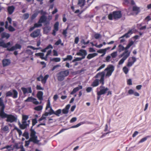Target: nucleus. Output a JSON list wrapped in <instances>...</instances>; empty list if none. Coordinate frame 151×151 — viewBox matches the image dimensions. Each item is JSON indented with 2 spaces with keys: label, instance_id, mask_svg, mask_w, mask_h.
<instances>
[{
  "label": "nucleus",
  "instance_id": "1",
  "mask_svg": "<svg viewBox=\"0 0 151 151\" xmlns=\"http://www.w3.org/2000/svg\"><path fill=\"white\" fill-rule=\"evenodd\" d=\"M5 106L2 98H0V116L2 119L6 118V121L7 122L12 123L16 121L17 118L12 114H8L4 112Z\"/></svg>",
  "mask_w": 151,
  "mask_h": 151
},
{
  "label": "nucleus",
  "instance_id": "2",
  "mask_svg": "<svg viewBox=\"0 0 151 151\" xmlns=\"http://www.w3.org/2000/svg\"><path fill=\"white\" fill-rule=\"evenodd\" d=\"M105 76V72L104 71L98 73L94 77L96 78L100 77V79L99 80L96 79L94 80L91 84V86L93 87H95L98 86L99 84V82L101 84V85H104V77Z\"/></svg>",
  "mask_w": 151,
  "mask_h": 151
},
{
  "label": "nucleus",
  "instance_id": "3",
  "mask_svg": "<svg viewBox=\"0 0 151 151\" xmlns=\"http://www.w3.org/2000/svg\"><path fill=\"white\" fill-rule=\"evenodd\" d=\"M32 126L30 129V138L29 140L26 141L25 142L24 146L27 147L29 145L30 142H32L34 144H38L40 140H38L37 137L36 135V132L34 129H32Z\"/></svg>",
  "mask_w": 151,
  "mask_h": 151
},
{
  "label": "nucleus",
  "instance_id": "4",
  "mask_svg": "<svg viewBox=\"0 0 151 151\" xmlns=\"http://www.w3.org/2000/svg\"><path fill=\"white\" fill-rule=\"evenodd\" d=\"M69 74L68 70H62L57 73L56 77L58 81H61L64 80L65 77L68 76Z\"/></svg>",
  "mask_w": 151,
  "mask_h": 151
},
{
  "label": "nucleus",
  "instance_id": "5",
  "mask_svg": "<svg viewBox=\"0 0 151 151\" xmlns=\"http://www.w3.org/2000/svg\"><path fill=\"white\" fill-rule=\"evenodd\" d=\"M29 118V116L27 115H23L22 116V124L19 125L20 127L22 129H24L28 126L30 123L29 120L27 121Z\"/></svg>",
  "mask_w": 151,
  "mask_h": 151
},
{
  "label": "nucleus",
  "instance_id": "6",
  "mask_svg": "<svg viewBox=\"0 0 151 151\" xmlns=\"http://www.w3.org/2000/svg\"><path fill=\"white\" fill-rule=\"evenodd\" d=\"M122 17L121 11H114L112 13H110L108 16V18L109 20H112L113 18L116 19L120 18Z\"/></svg>",
  "mask_w": 151,
  "mask_h": 151
},
{
  "label": "nucleus",
  "instance_id": "7",
  "mask_svg": "<svg viewBox=\"0 0 151 151\" xmlns=\"http://www.w3.org/2000/svg\"><path fill=\"white\" fill-rule=\"evenodd\" d=\"M114 70V67L113 65L110 64L108 65L107 67L104 70L105 71H106V77H109L111 76Z\"/></svg>",
  "mask_w": 151,
  "mask_h": 151
},
{
  "label": "nucleus",
  "instance_id": "8",
  "mask_svg": "<svg viewBox=\"0 0 151 151\" xmlns=\"http://www.w3.org/2000/svg\"><path fill=\"white\" fill-rule=\"evenodd\" d=\"M6 97L12 96L13 98H16L17 97L18 92L15 90H10L6 92Z\"/></svg>",
  "mask_w": 151,
  "mask_h": 151
},
{
  "label": "nucleus",
  "instance_id": "9",
  "mask_svg": "<svg viewBox=\"0 0 151 151\" xmlns=\"http://www.w3.org/2000/svg\"><path fill=\"white\" fill-rule=\"evenodd\" d=\"M103 85H101L99 87L100 90L97 92L99 95H101L105 94L106 91L109 90V88H108L105 87L103 86Z\"/></svg>",
  "mask_w": 151,
  "mask_h": 151
},
{
  "label": "nucleus",
  "instance_id": "10",
  "mask_svg": "<svg viewBox=\"0 0 151 151\" xmlns=\"http://www.w3.org/2000/svg\"><path fill=\"white\" fill-rule=\"evenodd\" d=\"M49 75H45L43 77L42 75H40L37 78V81H41L42 84H45L47 80L49 77Z\"/></svg>",
  "mask_w": 151,
  "mask_h": 151
},
{
  "label": "nucleus",
  "instance_id": "11",
  "mask_svg": "<svg viewBox=\"0 0 151 151\" xmlns=\"http://www.w3.org/2000/svg\"><path fill=\"white\" fill-rule=\"evenodd\" d=\"M87 54V52L86 50L83 49H81L79 50V52L76 53V55L79 56H81V57L83 59L85 58Z\"/></svg>",
  "mask_w": 151,
  "mask_h": 151
},
{
  "label": "nucleus",
  "instance_id": "12",
  "mask_svg": "<svg viewBox=\"0 0 151 151\" xmlns=\"http://www.w3.org/2000/svg\"><path fill=\"white\" fill-rule=\"evenodd\" d=\"M40 30L37 29L30 34V36L33 38L38 37L40 35Z\"/></svg>",
  "mask_w": 151,
  "mask_h": 151
},
{
  "label": "nucleus",
  "instance_id": "13",
  "mask_svg": "<svg viewBox=\"0 0 151 151\" xmlns=\"http://www.w3.org/2000/svg\"><path fill=\"white\" fill-rule=\"evenodd\" d=\"M59 22H57L55 23L54 25V29L52 33V34L54 36L56 35V32L58 31L59 29Z\"/></svg>",
  "mask_w": 151,
  "mask_h": 151
},
{
  "label": "nucleus",
  "instance_id": "14",
  "mask_svg": "<svg viewBox=\"0 0 151 151\" xmlns=\"http://www.w3.org/2000/svg\"><path fill=\"white\" fill-rule=\"evenodd\" d=\"M23 93L24 95L27 93H31L32 92V90L31 87H28L27 88L25 87H22L21 88Z\"/></svg>",
  "mask_w": 151,
  "mask_h": 151
},
{
  "label": "nucleus",
  "instance_id": "15",
  "mask_svg": "<svg viewBox=\"0 0 151 151\" xmlns=\"http://www.w3.org/2000/svg\"><path fill=\"white\" fill-rule=\"evenodd\" d=\"M136 60V58L134 57H132L131 58H129L127 66L128 67H131Z\"/></svg>",
  "mask_w": 151,
  "mask_h": 151
},
{
  "label": "nucleus",
  "instance_id": "16",
  "mask_svg": "<svg viewBox=\"0 0 151 151\" xmlns=\"http://www.w3.org/2000/svg\"><path fill=\"white\" fill-rule=\"evenodd\" d=\"M11 45V43L10 42L5 43L1 39H0V47L3 48H7L9 46Z\"/></svg>",
  "mask_w": 151,
  "mask_h": 151
},
{
  "label": "nucleus",
  "instance_id": "17",
  "mask_svg": "<svg viewBox=\"0 0 151 151\" xmlns=\"http://www.w3.org/2000/svg\"><path fill=\"white\" fill-rule=\"evenodd\" d=\"M22 47L19 44H16L15 45V46H12L10 48H7V50L9 51H13L14 50L17 49H20Z\"/></svg>",
  "mask_w": 151,
  "mask_h": 151
},
{
  "label": "nucleus",
  "instance_id": "18",
  "mask_svg": "<svg viewBox=\"0 0 151 151\" xmlns=\"http://www.w3.org/2000/svg\"><path fill=\"white\" fill-rule=\"evenodd\" d=\"M123 4L125 5L129 6L130 4L132 5L135 4V2L133 0H123Z\"/></svg>",
  "mask_w": 151,
  "mask_h": 151
},
{
  "label": "nucleus",
  "instance_id": "19",
  "mask_svg": "<svg viewBox=\"0 0 151 151\" xmlns=\"http://www.w3.org/2000/svg\"><path fill=\"white\" fill-rule=\"evenodd\" d=\"M10 35L5 32H3L1 34V39H3L5 38L8 39L10 37Z\"/></svg>",
  "mask_w": 151,
  "mask_h": 151
},
{
  "label": "nucleus",
  "instance_id": "20",
  "mask_svg": "<svg viewBox=\"0 0 151 151\" xmlns=\"http://www.w3.org/2000/svg\"><path fill=\"white\" fill-rule=\"evenodd\" d=\"M127 45L125 47H124V51L121 55H119V57L121 58L124 55H127L128 54H129V55H130V52L128 51V49L129 48Z\"/></svg>",
  "mask_w": 151,
  "mask_h": 151
},
{
  "label": "nucleus",
  "instance_id": "21",
  "mask_svg": "<svg viewBox=\"0 0 151 151\" xmlns=\"http://www.w3.org/2000/svg\"><path fill=\"white\" fill-rule=\"evenodd\" d=\"M129 56V54H128L127 55H124L123 56L122 58L119 61L118 64L119 65L122 64L124 61Z\"/></svg>",
  "mask_w": 151,
  "mask_h": 151
},
{
  "label": "nucleus",
  "instance_id": "22",
  "mask_svg": "<svg viewBox=\"0 0 151 151\" xmlns=\"http://www.w3.org/2000/svg\"><path fill=\"white\" fill-rule=\"evenodd\" d=\"M43 93L42 91H39L38 92L37 94V97L39 100L40 101H42L43 100Z\"/></svg>",
  "mask_w": 151,
  "mask_h": 151
},
{
  "label": "nucleus",
  "instance_id": "23",
  "mask_svg": "<svg viewBox=\"0 0 151 151\" xmlns=\"http://www.w3.org/2000/svg\"><path fill=\"white\" fill-rule=\"evenodd\" d=\"M82 86H81L79 85L78 86L74 88L73 91L70 93V94L73 95L77 92L80 89H82Z\"/></svg>",
  "mask_w": 151,
  "mask_h": 151
},
{
  "label": "nucleus",
  "instance_id": "24",
  "mask_svg": "<svg viewBox=\"0 0 151 151\" xmlns=\"http://www.w3.org/2000/svg\"><path fill=\"white\" fill-rule=\"evenodd\" d=\"M47 17L45 15H42L41 16L39 20L38 23H42L45 22L47 20Z\"/></svg>",
  "mask_w": 151,
  "mask_h": 151
},
{
  "label": "nucleus",
  "instance_id": "25",
  "mask_svg": "<svg viewBox=\"0 0 151 151\" xmlns=\"http://www.w3.org/2000/svg\"><path fill=\"white\" fill-rule=\"evenodd\" d=\"M10 63V60L8 59H4L2 60V64L4 67L7 66Z\"/></svg>",
  "mask_w": 151,
  "mask_h": 151
},
{
  "label": "nucleus",
  "instance_id": "26",
  "mask_svg": "<svg viewBox=\"0 0 151 151\" xmlns=\"http://www.w3.org/2000/svg\"><path fill=\"white\" fill-rule=\"evenodd\" d=\"M15 8L13 6H9L7 10L9 14H11L14 12Z\"/></svg>",
  "mask_w": 151,
  "mask_h": 151
},
{
  "label": "nucleus",
  "instance_id": "27",
  "mask_svg": "<svg viewBox=\"0 0 151 151\" xmlns=\"http://www.w3.org/2000/svg\"><path fill=\"white\" fill-rule=\"evenodd\" d=\"M132 11L135 12V14H137L140 12V8L136 6H134L132 8Z\"/></svg>",
  "mask_w": 151,
  "mask_h": 151
},
{
  "label": "nucleus",
  "instance_id": "28",
  "mask_svg": "<svg viewBox=\"0 0 151 151\" xmlns=\"http://www.w3.org/2000/svg\"><path fill=\"white\" fill-rule=\"evenodd\" d=\"M110 49V47H108L104 49H100L97 50V52L99 53H106V52L107 50Z\"/></svg>",
  "mask_w": 151,
  "mask_h": 151
},
{
  "label": "nucleus",
  "instance_id": "29",
  "mask_svg": "<svg viewBox=\"0 0 151 151\" xmlns=\"http://www.w3.org/2000/svg\"><path fill=\"white\" fill-rule=\"evenodd\" d=\"M1 130L4 132H9V127L7 125H6L3 127H2Z\"/></svg>",
  "mask_w": 151,
  "mask_h": 151
},
{
  "label": "nucleus",
  "instance_id": "30",
  "mask_svg": "<svg viewBox=\"0 0 151 151\" xmlns=\"http://www.w3.org/2000/svg\"><path fill=\"white\" fill-rule=\"evenodd\" d=\"M98 55V54L96 53H93L89 54H88L87 57V58L88 59H90Z\"/></svg>",
  "mask_w": 151,
  "mask_h": 151
},
{
  "label": "nucleus",
  "instance_id": "31",
  "mask_svg": "<svg viewBox=\"0 0 151 151\" xmlns=\"http://www.w3.org/2000/svg\"><path fill=\"white\" fill-rule=\"evenodd\" d=\"M73 59V57L70 55H67L66 58H63V61H65L67 60H71Z\"/></svg>",
  "mask_w": 151,
  "mask_h": 151
},
{
  "label": "nucleus",
  "instance_id": "32",
  "mask_svg": "<svg viewBox=\"0 0 151 151\" xmlns=\"http://www.w3.org/2000/svg\"><path fill=\"white\" fill-rule=\"evenodd\" d=\"M53 47L51 44L49 45L46 48L41 50V51L44 52H46V50L49 49L51 48L52 49Z\"/></svg>",
  "mask_w": 151,
  "mask_h": 151
},
{
  "label": "nucleus",
  "instance_id": "33",
  "mask_svg": "<svg viewBox=\"0 0 151 151\" xmlns=\"http://www.w3.org/2000/svg\"><path fill=\"white\" fill-rule=\"evenodd\" d=\"M35 55L36 56H39L40 58L42 60L45 59L44 57V54L43 53L39 52L36 53L35 54Z\"/></svg>",
  "mask_w": 151,
  "mask_h": 151
},
{
  "label": "nucleus",
  "instance_id": "34",
  "mask_svg": "<svg viewBox=\"0 0 151 151\" xmlns=\"http://www.w3.org/2000/svg\"><path fill=\"white\" fill-rule=\"evenodd\" d=\"M50 60L51 61L55 62H59L60 61V58H51Z\"/></svg>",
  "mask_w": 151,
  "mask_h": 151
},
{
  "label": "nucleus",
  "instance_id": "35",
  "mask_svg": "<svg viewBox=\"0 0 151 151\" xmlns=\"http://www.w3.org/2000/svg\"><path fill=\"white\" fill-rule=\"evenodd\" d=\"M151 137L150 136H147L145 137H144L142 138L139 142V143H141L143 142H144L146 141L148 138L150 137Z\"/></svg>",
  "mask_w": 151,
  "mask_h": 151
},
{
  "label": "nucleus",
  "instance_id": "36",
  "mask_svg": "<svg viewBox=\"0 0 151 151\" xmlns=\"http://www.w3.org/2000/svg\"><path fill=\"white\" fill-rule=\"evenodd\" d=\"M85 0H79L78 4L81 7H83L84 5Z\"/></svg>",
  "mask_w": 151,
  "mask_h": 151
},
{
  "label": "nucleus",
  "instance_id": "37",
  "mask_svg": "<svg viewBox=\"0 0 151 151\" xmlns=\"http://www.w3.org/2000/svg\"><path fill=\"white\" fill-rule=\"evenodd\" d=\"M23 136L25 137L27 139L29 138V135L28 132L27 131H25L22 135Z\"/></svg>",
  "mask_w": 151,
  "mask_h": 151
},
{
  "label": "nucleus",
  "instance_id": "38",
  "mask_svg": "<svg viewBox=\"0 0 151 151\" xmlns=\"http://www.w3.org/2000/svg\"><path fill=\"white\" fill-rule=\"evenodd\" d=\"M119 49L118 51L119 52H121L124 50V47L122 46V45H119L118 46Z\"/></svg>",
  "mask_w": 151,
  "mask_h": 151
},
{
  "label": "nucleus",
  "instance_id": "39",
  "mask_svg": "<svg viewBox=\"0 0 151 151\" xmlns=\"http://www.w3.org/2000/svg\"><path fill=\"white\" fill-rule=\"evenodd\" d=\"M59 44H60L61 45L63 46V44L62 43V41L61 39H59L55 43V45H58Z\"/></svg>",
  "mask_w": 151,
  "mask_h": 151
},
{
  "label": "nucleus",
  "instance_id": "40",
  "mask_svg": "<svg viewBox=\"0 0 151 151\" xmlns=\"http://www.w3.org/2000/svg\"><path fill=\"white\" fill-rule=\"evenodd\" d=\"M61 109H58L55 112L54 114L58 116H59L60 114L61 113Z\"/></svg>",
  "mask_w": 151,
  "mask_h": 151
},
{
  "label": "nucleus",
  "instance_id": "41",
  "mask_svg": "<svg viewBox=\"0 0 151 151\" xmlns=\"http://www.w3.org/2000/svg\"><path fill=\"white\" fill-rule=\"evenodd\" d=\"M33 97L32 96L29 97L24 101L26 102H32V100L34 99Z\"/></svg>",
  "mask_w": 151,
  "mask_h": 151
},
{
  "label": "nucleus",
  "instance_id": "42",
  "mask_svg": "<svg viewBox=\"0 0 151 151\" xmlns=\"http://www.w3.org/2000/svg\"><path fill=\"white\" fill-rule=\"evenodd\" d=\"M51 107L50 105V100L49 99L47 101V103L46 104V109H47L48 108H50V109Z\"/></svg>",
  "mask_w": 151,
  "mask_h": 151
},
{
  "label": "nucleus",
  "instance_id": "43",
  "mask_svg": "<svg viewBox=\"0 0 151 151\" xmlns=\"http://www.w3.org/2000/svg\"><path fill=\"white\" fill-rule=\"evenodd\" d=\"M42 109V107L41 105L38 106L34 108L35 110L37 111H40Z\"/></svg>",
  "mask_w": 151,
  "mask_h": 151
},
{
  "label": "nucleus",
  "instance_id": "44",
  "mask_svg": "<svg viewBox=\"0 0 151 151\" xmlns=\"http://www.w3.org/2000/svg\"><path fill=\"white\" fill-rule=\"evenodd\" d=\"M85 123V122H80V123H78V124H77L76 125L72 126V127L73 128L77 127H79V126H80V125H81L84 124Z\"/></svg>",
  "mask_w": 151,
  "mask_h": 151
},
{
  "label": "nucleus",
  "instance_id": "45",
  "mask_svg": "<svg viewBox=\"0 0 151 151\" xmlns=\"http://www.w3.org/2000/svg\"><path fill=\"white\" fill-rule=\"evenodd\" d=\"M7 29L10 32H13L15 30V29L11 25L9 26Z\"/></svg>",
  "mask_w": 151,
  "mask_h": 151
},
{
  "label": "nucleus",
  "instance_id": "46",
  "mask_svg": "<svg viewBox=\"0 0 151 151\" xmlns=\"http://www.w3.org/2000/svg\"><path fill=\"white\" fill-rule=\"evenodd\" d=\"M123 70L125 74H127L129 71V70L128 68L126 66L124 67L123 68Z\"/></svg>",
  "mask_w": 151,
  "mask_h": 151
},
{
  "label": "nucleus",
  "instance_id": "47",
  "mask_svg": "<svg viewBox=\"0 0 151 151\" xmlns=\"http://www.w3.org/2000/svg\"><path fill=\"white\" fill-rule=\"evenodd\" d=\"M50 27L49 26L45 27L43 28V30L44 31H46L47 32L50 31Z\"/></svg>",
  "mask_w": 151,
  "mask_h": 151
},
{
  "label": "nucleus",
  "instance_id": "48",
  "mask_svg": "<svg viewBox=\"0 0 151 151\" xmlns=\"http://www.w3.org/2000/svg\"><path fill=\"white\" fill-rule=\"evenodd\" d=\"M37 15L38 13H35L33 14L31 16V19L32 20H33L37 17Z\"/></svg>",
  "mask_w": 151,
  "mask_h": 151
},
{
  "label": "nucleus",
  "instance_id": "49",
  "mask_svg": "<svg viewBox=\"0 0 151 151\" xmlns=\"http://www.w3.org/2000/svg\"><path fill=\"white\" fill-rule=\"evenodd\" d=\"M34 26L35 28L39 27H41L42 26V24L41 23H36L34 24Z\"/></svg>",
  "mask_w": 151,
  "mask_h": 151
},
{
  "label": "nucleus",
  "instance_id": "50",
  "mask_svg": "<svg viewBox=\"0 0 151 151\" xmlns=\"http://www.w3.org/2000/svg\"><path fill=\"white\" fill-rule=\"evenodd\" d=\"M82 59H83L81 57V58H75L74 59L73 61H72V62H74L75 61H81V60H82Z\"/></svg>",
  "mask_w": 151,
  "mask_h": 151
},
{
  "label": "nucleus",
  "instance_id": "51",
  "mask_svg": "<svg viewBox=\"0 0 151 151\" xmlns=\"http://www.w3.org/2000/svg\"><path fill=\"white\" fill-rule=\"evenodd\" d=\"M111 55L112 58H115L117 55V52H114L111 53Z\"/></svg>",
  "mask_w": 151,
  "mask_h": 151
},
{
  "label": "nucleus",
  "instance_id": "52",
  "mask_svg": "<svg viewBox=\"0 0 151 151\" xmlns=\"http://www.w3.org/2000/svg\"><path fill=\"white\" fill-rule=\"evenodd\" d=\"M37 123V121L36 118L32 120V125L34 126Z\"/></svg>",
  "mask_w": 151,
  "mask_h": 151
},
{
  "label": "nucleus",
  "instance_id": "53",
  "mask_svg": "<svg viewBox=\"0 0 151 151\" xmlns=\"http://www.w3.org/2000/svg\"><path fill=\"white\" fill-rule=\"evenodd\" d=\"M35 99H33L32 102L34 104L37 105L39 104V102L38 101H37V99L35 98H34Z\"/></svg>",
  "mask_w": 151,
  "mask_h": 151
},
{
  "label": "nucleus",
  "instance_id": "54",
  "mask_svg": "<svg viewBox=\"0 0 151 151\" xmlns=\"http://www.w3.org/2000/svg\"><path fill=\"white\" fill-rule=\"evenodd\" d=\"M29 14L28 13H26L24 14L23 17L24 19H26L29 18Z\"/></svg>",
  "mask_w": 151,
  "mask_h": 151
},
{
  "label": "nucleus",
  "instance_id": "55",
  "mask_svg": "<svg viewBox=\"0 0 151 151\" xmlns=\"http://www.w3.org/2000/svg\"><path fill=\"white\" fill-rule=\"evenodd\" d=\"M105 66V65L104 64H103L98 69H97L96 70V71H98L104 68Z\"/></svg>",
  "mask_w": 151,
  "mask_h": 151
},
{
  "label": "nucleus",
  "instance_id": "56",
  "mask_svg": "<svg viewBox=\"0 0 151 151\" xmlns=\"http://www.w3.org/2000/svg\"><path fill=\"white\" fill-rule=\"evenodd\" d=\"M55 112L52 109V108H51L50 109L49 111V113L50 114V115H52V114H55Z\"/></svg>",
  "mask_w": 151,
  "mask_h": 151
},
{
  "label": "nucleus",
  "instance_id": "57",
  "mask_svg": "<svg viewBox=\"0 0 151 151\" xmlns=\"http://www.w3.org/2000/svg\"><path fill=\"white\" fill-rule=\"evenodd\" d=\"M36 89L37 90H44V89L43 88L41 87L40 85H37L36 86Z\"/></svg>",
  "mask_w": 151,
  "mask_h": 151
},
{
  "label": "nucleus",
  "instance_id": "58",
  "mask_svg": "<svg viewBox=\"0 0 151 151\" xmlns=\"http://www.w3.org/2000/svg\"><path fill=\"white\" fill-rule=\"evenodd\" d=\"M30 48L34 50H39L41 49V47H39L37 48H35L32 46H30L29 47Z\"/></svg>",
  "mask_w": 151,
  "mask_h": 151
},
{
  "label": "nucleus",
  "instance_id": "59",
  "mask_svg": "<svg viewBox=\"0 0 151 151\" xmlns=\"http://www.w3.org/2000/svg\"><path fill=\"white\" fill-rule=\"evenodd\" d=\"M92 90V88L91 87H87L86 89V91L87 93H89L91 92Z\"/></svg>",
  "mask_w": 151,
  "mask_h": 151
},
{
  "label": "nucleus",
  "instance_id": "60",
  "mask_svg": "<svg viewBox=\"0 0 151 151\" xmlns=\"http://www.w3.org/2000/svg\"><path fill=\"white\" fill-rule=\"evenodd\" d=\"M76 120H77V118L76 117H73L70 120V123H72V122H74L76 121Z\"/></svg>",
  "mask_w": 151,
  "mask_h": 151
},
{
  "label": "nucleus",
  "instance_id": "61",
  "mask_svg": "<svg viewBox=\"0 0 151 151\" xmlns=\"http://www.w3.org/2000/svg\"><path fill=\"white\" fill-rule=\"evenodd\" d=\"M94 37L96 39H98L100 37V35L99 34H96L94 35Z\"/></svg>",
  "mask_w": 151,
  "mask_h": 151
},
{
  "label": "nucleus",
  "instance_id": "62",
  "mask_svg": "<svg viewBox=\"0 0 151 151\" xmlns=\"http://www.w3.org/2000/svg\"><path fill=\"white\" fill-rule=\"evenodd\" d=\"M68 111L67 110L65 109V108L63 109L62 110V112L63 114H66L68 113Z\"/></svg>",
  "mask_w": 151,
  "mask_h": 151
},
{
  "label": "nucleus",
  "instance_id": "63",
  "mask_svg": "<svg viewBox=\"0 0 151 151\" xmlns=\"http://www.w3.org/2000/svg\"><path fill=\"white\" fill-rule=\"evenodd\" d=\"M134 91L132 89L129 90L128 91V93L129 94L131 95L133 94L134 93Z\"/></svg>",
  "mask_w": 151,
  "mask_h": 151
},
{
  "label": "nucleus",
  "instance_id": "64",
  "mask_svg": "<svg viewBox=\"0 0 151 151\" xmlns=\"http://www.w3.org/2000/svg\"><path fill=\"white\" fill-rule=\"evenodd\" d=\"M111 56L109 55L107 56L105 60L106 62H109L110 61V59L111 58Z\"/></svg>",
  "mask_w": 151,
  "mask_h": 151
}]
</instances>
